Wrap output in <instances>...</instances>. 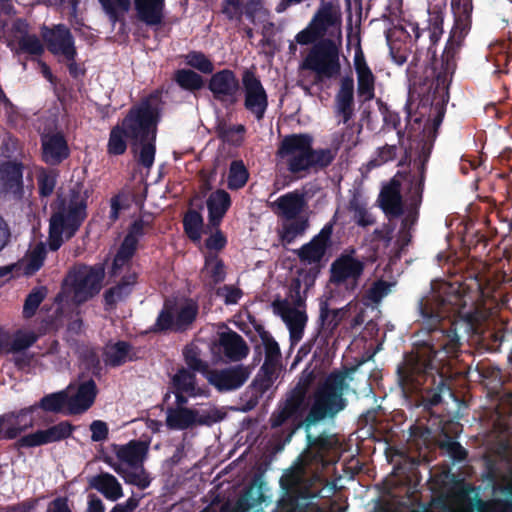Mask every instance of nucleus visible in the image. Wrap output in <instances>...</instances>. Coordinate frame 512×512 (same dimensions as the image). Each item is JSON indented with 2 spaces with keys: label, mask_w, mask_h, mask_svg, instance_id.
<instances>
[{
  "label": "nucleus",
  "mask_w": 512,
  "mask_h": 512,
  "mask_svg": "<svg viewBox=\"0 0 512 512\" xmlns=\"http://www.w3.org/2000/svg\"><path fill=\"white\" fill-rule=\"evenodd\" d=\"M330 354H313L311 363L298 376L295 385L289 389L278 402L275 410L269 417L272 430H277L274 437L282 441L283 445L289 443L293 435L302 427L308 431L312 426L325 419H333L346 407L343 397L344 378L340 375L330 374L319 383L309 402V390L317 378V363L311 368L313 362L323 361Z\"/></svg>",
  "instance_id": "nucleus-1"
},
{
  "label": "nucleus",
  "mask_w": 512,
  "mask_h": 512,
  "mask_svg": "<svg viewBox=\"0 0 512 512\" xmlns=\"http://www.w3.org/2000/svg\"><path fill=\"white\" fill-rule=\"evenodd\" d=\"M403 361L397 367L398 382L405 392L420 390L428 378L432 379L435 389L428 390L423 397L425 409H431L442 401V392L449 387L448 376L439 367L437 354H403Z\"/></svg>",
  "instance_id": "nucleus-2"
},
{
  "label": "nucleus",
  "mask_w": 512,
  "mask_h": 512,
  "mask_svg": "<svg viewBox=\"0 0 512 512\" xmlns=\"http://www.w3.org/2000/svg\"><path fill=\"white\" fill-rule=\"evenodd\" d=\"M88 194L80 183L60 189L52 206L49 247L57 250L64 239L71 238L86 218Z\"/></svg>",
  "instance_id": "nucleus-3"
},
{
  "label": "nucleus",
  "mask_w": 512,
  "mask_h": 512,
  "mask_svg": "<svg viewBox=\"0 0 512 512\" xmlns=\"http://www.w3.org/2000/svg\"><path fill=\"white\" fill-rule=\"evenodd\" d=\"M277 155L287 164L292 173L308 172L328 166L335 158L331 149L314 150L312 138L305 134L286 136Z\"/></svg>",
  "instance_id": "nucleus-4"
},
{
  "label": "nucleus",
  "mask_w": 512,
  "mask_h": 512,
  "mask_svg": "<svg viewBox=\"0 0 512 512\" xmlns=\"http://www.w3.org/2000/svg\"><path fill=\"white\" fill-rule=\"evenodd\" d=\"M317 476L310 475L303 462L295 463L280 478L284 492L278 506L282 512H297L307 503H301L319 496L320 488L315 484Z\"/></svg>",
  "instance_id": "nucleus-5"
},
{
  "label": "nucleus",
  "mask_w": 512,
  "mask_h": 512,
  "mask_svg": "<svg viewBox=\"0 0 512 512\" xmlns=\"http://www.w3.org/2000/svg\"><path fill=\"white\" fill-rule=\"evenodd\" d=\"M297 43L315 42L342 44V13L334 2H322L309 25L296 35Z\"/></svg>",
  "instance_id": "nucleus-6"
},
{
  "label": "nucleus",
  "mask_w": 512,
  "mask_h": 512,
  "mask_svg": "<svg viewBox=\"0 0 512 512\" xmlns=\"http://www.w3.org/2000/svg\"><path fill=\"white\" fill-rule=\"evenodd\" d=\"M186 365L202 374L207 382L219 393H229L240 389L249 379L252 368L244 364L212 368L200 354H183Z\"/></svg>",
  "instance_id": "nucleus-7"
},
{
  "label": "nucleus",
  "mask_w": 512,
  "mask_h": 512,
  "mask_svg": "<svg viewBox=\"0 0 512 512\" xmlns=\"http://www.w3.org/2000/svg\"><path fill=\"white\" fill-rule=\"evenodd\" d=\"M104 276L105 271L101 266L74 267L64 281L61 301L81 304L89 300L101 290Z\"/></svg>",
  "instance_id": "nucleus-8"
},
{
  "label": "nucleus",
  "mask_w": 512,
  "mask_h": 512,
  "mask_svg": "<svg viewBox=\"0 0 512 512\" xmlns=\"http://www.w3.org/2000/svg\"><path fill=\"white\" fill-rule=\"evenodd\" d=\"M158 95H152L139 109L132 110L123 120L120 128L127 137L136 140L155 138L158 117Z\"/></svg>",
  "instance_id": "nucleus-9"
},
{
  "label": "nucleus",
  "mask_w": 512,
  "mask_h": 512,
  "mask_svg": "<svg viewBox=\"0 0 512 512\" xmlns=\"http://www.w3.org/2000/svg\"><path fill=\"white\" fill-rule=\"evenodd\" d=\"M301 280L296 278L291 284V300H275L272 304L274 312L281 316L290 330L292 342H298L307 321L305 313V296L300 293Z\"/></svg>",
  "instance_id": "nucleus-10"
},
{
  "label": "nucleus",
  "mask_w": 512,
  "mask_h": 512,
  "mask_svg": "<svg viewBox=\"0 0 512 512\" xmlns=\"http://www.w3.org/2000/svg\"><path fill=\"white\" fill-rule=\"evenodd\" d=\"M342 44L318 42L303 60L300 68L311 70L317 78H332L340 73L339 54Z\"/></svg>",
  "instance_id": "nucleus-11"
},
{
  "label": "nucleus",
  "mask_w": 512,
  "mask_h": 512,
  "mask_svg": "<svg viewBox=\"0 0 512 512\" xmlns=\"http://www.w3.org/2000/svg\"><path fill=\"white\" fill-rule=\"evenodd\" d=\"M4 419V425L7 427L4 430L3 438L5 440L17 439L21 433L33 428L34 426H41L48 424L46 419L40 420L36 412V406L30 405L17 411H11L0 415Z\"/></svg>",
  "instance_id": "nucleus-12"
},
{
  "label": "nucleus",
  "mask_w": 512,
  "mask_h": 512,
  "mask_svg": "<svg viewBox=\"0 0 512 512\" xmlns=\"http://www.w3.org/2000/svg\"><path fill=\"white\" fill-rule=\"evenodd\" d=\"M74 430L75 426L69 421L64 420L45 430H37L18 438L14 443V448L19 450L21 448H34L60 442L71 437Z\"/></svg>",
  "instance_id": "nucleus-13"
},
{
  "label": "nucleus",
  "mask_w": 512,
  "mask_h": 512,
  "mask_svg": "<svg viewBox=\"0 0 512 512\" xmlns=\"http://www.w3.org/2000/svg\"><path fill=\"white\" fill-rule=\"evenodd\" d=\"M364 263L351 255H342L334 261L331 267V282L344 285L354 290L362 275Z\"/></svg>",
  "instance_id": "nucleus-14"
},
{
  "label": "nucleus",
  "mask_w": 512,
  "mask_h": 512,
  "mask_svg": "<svg viewBox=\"0 0 512 512\" xmlns=\"http://www.w3.org/2000/svg\"><path fill=\"white\" fill-rule=\"evenodd\" d=\"M326 248L327 238L323 235H318L296 251L301 263L311 266L309 273L304 278L305 291L314 283V279L319 272L320 262L325 255Z\"/></svg>",
  "instance_id": "nucleus-15"
},
{
  "label": "nucleus",
  "mask_w": 512,
  "mask_h": 512,
  "mask_svg": "<svg viewBox=\"0 0 512 512\" xmlns=\"http://www.w3.org/2000/svg\"><path fill=\"white\" fill-rule=\"evenodd\" d=\"M197 315V305L192 301L166 307L159 316L157 326L160 330H181L190 325Z\"/></svg>",
  "instance_id": "nucleus-16"
},
{
  "label": "nucleus",
  "mask_w": 512,
  "mask_h": 512,
  "mask_svg": "<svg viewBox=\"0 0 512 512\" xmlns=\"http://www.w3.org/2000/svg\"><path fill=\"white\" fill-rule=\"evenodd\" d=\"M242 83L245 90V106L260 119L267 107L266 92L260 80L250 70L244 71Z\"/></svg>",
  "instance_id": "nucleus-17"
},
{
  "label": "nucleus",
  "mask_w": 512,
  "mask_h": 512,
  "mask_svg": "<svg viewBox=\"0 0 512 512\" xmlns=\"http://www.w3.org/2000/svg\"><path fill=\"white\" fill-rule=\"evenodd\" d=\"M42 38L53 54L63 57L66 61L73 60L75 49L72 44L71 34L65 26L57 25L51 29L43 28Z\"/></svg>",
  "instance_id": "nucleus-18"
},
{
  "label": "nucleus",
  "mask_w": 512,
  "mask_h": 512,
  "mask_svg": "<svg viewBox=\"0 0 512 512\" xmlns=\"http://www.w3.org/2000/svg\"><path fill=\"white\" fill-rule=\"evenodd\" d=\"M98 392L94 379L78 380L75 394L68 395L69 414L80 415L88 411L93 406Z\"/></svg>",
  "instance_id": "nucleus-19"
},
{
  "label": "nucleus",
  "mask_w": 512,
  "mask_h": 512,
  "mask_svg": "<svg viewBox=\"0 0 512 512\" xmlns=\"http://www.w3.org/2000/svg\"><path fill=\"white\" fill-rule=\"evenodd\" d=\"M272 208L278 216L286 220L304 216L302 213L307 208L305 194L298 191L287 193L273 202Z\"/></svg>",
  "instance_id": "nucleus-20"
},
{
  "label": "nucleus",
  "mask_w": 512,
  "mask_h": 512,
  "mask_svg": "<svg viewBox=\"0 0 512 512\" xmlns=\"http://www.w3.org/2000/svg\"><path fill=\"white\" fill-rule=\"evenodd\" d=\"M188 366L177 369L176 373L171 377V388L177 392L188 393L191 397H207L208 389L205 386H199L197 383L196 373Z\"/></svg>",
  "instance_id": "nucleus-21"
},
{
  "label": "nucleus",
  "mask_w": 512,
  "mask_h": 512,
  "mask_svg": "<svg viewBox=\"0 0 512 512\" xmlns=\"http://www.w3.org/2000/svg\"><path fill=\"white\" fill-rule=\"evenodd\" d=\"M209 88L216 98L234 101V96L239 90V82L232 71L222 70L212 76Z\"/></svg>",
  "instance_id": "nucleus-22"
},
{
  "label": "nucleus",
  "mask_w": 512,
  "mask_h": 512,
  "mask_svg": "<svg viewBox=\"0 0 512 512\" xmlns=\"http://www.w3.org/2000/svg\"><path fill=\"white\" fill-rule=\"evenodd\" d=\"M113 449L120 462L125 463L130 468L138 469L148 453L149 446L144 441L131 440L125 445L113 444Z\"/></svg>",
  "instance_id": "nucleus-23"
},
{
  "label": "nucleus",
  "mask_w": 512,
  "mask_h": 512,
  "mask_svg": "<svg viewBox=\"0 0 512 512\" xmlns=\"http://www.w3.org/2000/svg\"><path fill=\"white\" fill-rule=\"evenodd\" d=\"M401 183L393 178L383 186L379 195V205L386 214L399 216L402 213V198L400 194Z\"/></svg>",
  "instance_id": "nucleus-24"
},
{
  "label": "nucleus",
  "mask_w": 512,
  "mask_h": 512,
  "mask_svg": "<svg viewBox=\"0 0 512 512\" xmlns=\"http://www.w3.org/2000/svg\"><path fill=\"white\" fill-rule=\"evenodd\" d=\"M42 150L43 159L52 165L60 163L69 155L67 143L59 133L43 136Z\"/></svg>",
  "instance_id": "nucleus-25"
},
{
  "label": "nucleus",
  "mask_w": 512,
  "mask_h": 512,
  "mask_svg": "<svg viewBox=\"0 0 512 512\" xmlns=\"http://www.w3.org/2000/svg\"><path fill=\"white\" fill-rule=\"evenodd\" d=\"M226 277L225 264L217 254H205V264L201 269L200 278L207 288H214Z\"/></svg>",
  "instance_id": "nucleus-26"
},
{
  "label": "nucleus",
  "mask_w": 512,
  "mask_h": 512,
  "mask_svg": "<svg viewBox=\"0 0 512 512\" xmlns=\"http://www.w3.org/2000/svg\"><path fill=\"white\" fill-rule=\"evenodd\" d=\"M89 487L100 492L107 500L117 501L123 496L121 484L115 476L102 472L89 478Z\"/></svg>",
  "instance_id": "nucleus-27"
},
{
  "label": "nucleus",
  "mask_w": 512,
  "mask_h": 512,
  "mask_svg": "<svg viewBox=\"0 0 512 512\" xmlns=\"http://www.w3.org/2000/svg\"><path fill=\"white\" fill-rule=\"evenodd\" d=\"M274 381L272 377L263 375L262 372L258 371L244 393V397L247 398V401L243 405L242 411L247 412L254 409L263 395L272 387Z\"/></svg>",
  "instance_id": "nucleus-28"
},
{
  "label": "nucleus",
  "mask_w": 512,
  "mask_h": 512,
  "mask_svg": "<svg viewBox=\"0 0 512 512\" xmlns=\"http://www.w3.org/2000/svg\"><path fill=\"white\" fill-rule=\"evenodd\" d=\"M213 349L218 352H243L246 346L240 335L221 324L217 326Z\"/></svg>",
  "instance_id": "nucleus-29"
},
{
  "label": "nucleus",
  "mask_w": 512,
  "mask_h": 512,
  "mask_svg": "<svg viewBox=\"0 0 512 512\" xmlns=\"http://www.w3.org/2000/svg\"><path fill=\"white\" fill-rule=\"evenodd\" d=\"M355 69L358 76V95L363 101L374 98L375 77L362 56L355 59Z\"/></svg>",
  "instance_id": "nucleus-30"
},
{
  "label": "nucleus",
  "mask_w": 512,
  "mask_h": 512,
  "mask_svg": "<svg viewBox=\"0 0 512 512\" xmlns=\"http://www.w3.org/2000/svg\"><path fill=\"white\" fill-rule=\"evenodd\" d=\"M137 283V273L129 271L123 276L121 281L105 292L104 298L106 305L113 308L117 303L125 300L131 293L133 286Z\"/></svg>",
  "instance_id": "nucleus-31"
},
{
  "label": "nucleus",
  "mask_w": 512,
  "mask_h": 512,
  "mask_svg": "<svg viewBox=\"0 0 512 512\" xmlns=\"http://www.w3.org/2000/svg\"><path fill=\"white\" fill-rule=\"evenodd\" d=\"M138 18L148 25H157L163 18L164 0H134Z\"/></svg>",
  "instance_id": "nucleus-32"
},
{
  "label": "nucleus",
  "mask_w": 512,
  "mask_h": 512,
  "mask_svg": "<svg viewBox=\"0 0 512 512\" xmlns=\"http://www.w3.org/2000/svg\"><path fill=\"white\" fill-rule=\"evenodd\" d=\"M197 409L168 408L166 412V425L170 429L185 430L196 426Z\"/></svg>",
  "instance_id": "nucleus-33"
},
{
  "label": "nucleus",
  "mask_w": 512,
  "mask_h": 512,
  "mask_svg": "<svg viewBox=\"0 0 512 512\" xmlns=\"http://www.w3.org/2000/svg\"><path fill=\"white\" fill-rule=\"evenodd\" d=\"M33 406H36V412L40 420L46 419L49 423L52 419L45 417L43 412L59 413L64 407L69 411L68 394L65 391H60L45 395L39 402L33 404Z\"/></svg>",
  "instance_id": "nucleus-34"
},
{
  "label": "nucleus",
  "mask_w": 512,
  "mask_h": 512,
  "mask_svg": "<svg viewBox=\"0 0 512 512\" xmlns=\"http://www.w3.org/2000/svg\"><path fill=\"white\" fill-rule=\"evenodd\" d=\"M230 206V196L224 190H217L207 200L209 210V223L212 227H218Z\"/></svg>",
  "instance_id": "nucleus-35"
},
{
  "label": "nucleus",
  "mask_w": 512,
  "mask_h": 512,
  "mask_svg": "<svg viewBox=\"0 0 512 512\" xmlns=\"http://www.w3.org/2000/svg\"><path fill=\"white\" fill-rule=\"evenodd\" d=\"M78 366L77 380L101 378L103 366L99 354H75Z\"/></svg>",
  "instance_id": "nucleus-36"
},
{
  "label": "nucleus",
  "mask_w": 512,
  "mask_h": 512,
  "mask_svg": "<svg viewBox=\"0 0 512 512\" xmlns=\"http://www.w3.org/2000/svg\"><path fill=\"white\" fill-rule=\"evenodd\" d=\"M45 247L42 243L32 246L26 255L16 264V270L22 275L35 273L43 264Z\"/></svg>",
  "instance_id": "nucleus-37"
},
{
  "label": "nucleus",
  "mask_w": 512,
  "mask_h": 512,
  "mask_svg": "<svg viewBox=\"0 0 512 512\" xmlns=\"http://www.w3.org/2000/svg\"><path fill=\"white\" fill-rule=\"evenodd\" d=\"M224 12L230 17L246 14L250 18L264 12L262 0H227Z\"/></svg>",
  "instance_id": "nucleus-38"
},
{
  "label": "nucleus",
  "mask_w": 512,
  "mask_h": 512,
  "mask_svg": "<svg viewBox=\"0 0 512 512\" xmlns=\"http://www.w3.org/2000/svg\"><path fill=\"white\" fill-rule=\"evenodd\" d=\"M354 94V81L351 77H345L341 80V87L337 95V105L344 123H347L352 116Z\"/></svg>",
  "instance_id": "nucleus-39"
},
{
  "label": "nucleus",
  "mask_w": 512,
  "mask_h": 512,
  "mask_svg": "<svg viewBox=\"0 0 512 512\" xmlns=\"http://www.w3.org/2000/svg\"><path fill=\"white\" fill-rule=\"evenodd\" d=\"M137 247V242L133 235H126L117 255L113 262V273L117 274L124 268L129 267L130 260L134 255Z\"/></svg>",
  "instance_id": "nucleus-40"
},
{
  "label": "nucleus",
  "mask_w": 512,
  "mask_h": 512,
  "mask_svg": "<svg viewBox=\"0 0 512 512\" xmlns=\"http://www.w3.org/2000/svg\"><path fill=\"white\" fill-rule=\"evenodd\" d=\"M309 226L308 216H299L291 220H286L280 232L283 243H291L297 236L304 233Z\"/></svg>",
  "instance_id": "nucleus-41"
},
{
  "label": "nucleus",
  "mask_w": 512,
  "mask_h": 512,
  "mask_svg": "<svg viewBox=\"0 0 512 512\" xmlns=\"http://www.w3.org/2000/svg\"><path fill=\"white\" fill-rule=\"evenodd\" d=\"M265 501L261 486L250 485L245 488L237 502L240 509L248 511Z\"/></svg>",
  "instance_id": "nucleus-42"
},
{
  "label": "nucleus",
  "mask_w": 512,
  "mask_h": 512,
  "mask_svg": "<svg viewBox=\"0 0 512 512\" xmlns=\"http://www.w3.org/2000/svg\"><path fill=\"white\" fill-rule=\"evenodd\" d=\"M184 227L188 237L194 242H200L203 218L197 211H189L184 218Z\"/></svg>",
  "instance_id": "nucleus-43"
},
{
  "label": "nucleus",
  "mask_w": 512,
  "mask_h": 512,
  "mask_svg": "<svg viewBox=\"0 0 512 512\" xmlns=\"http://www.w3.org/2000/svg\"><path fill=\"white\" fill-rule=\"evenodd\" d=\"M205 233H209L208 238L205 240L204 246L207 250L206 254H216L221 251L226 245V237L218 227L207 226Z\"/></svg>",
  "instance_id": "nucleus-44"
},
{
  "label": "nucleus",
  "mask_w": 512,
  "mask_h": 512,
  "mask_svg": "<svg viewBox=\"0 0 512 512\" xmlns=\"http://www.w3.org/2000/svg\"><path fill=\"white\" fill-rule=\"evenodd\" d=\"M154 138L140 140L139 145L135 146L137 161L146 168H150L154 161L155 147L152 143Z\"/></svg>",
  "instance_id": "nucleus-45"
},
{
  "label": "nucleus",
  "mask_w": 512,
  "mask_h": 512,
  "mask_svg": "<svg viewBox=\"0 0 512 512\" xmlns=\"http://www.w3.org/2000/svg\"><path fill=\"white\" fill-rule=\"evenodd\" d=\"M248 180V172L242 162H232L228 175V187L238 189L245 185Z\"/></svg>",
  "instance_id": "nucleus-46"
},
{
  "label": "nucleus",
  "mask_w": 512,
  "mask_h": 512,
  "mask_svg": "<svg viewBox=\"0 0 512 512\" xmlns=\"http://www.w3.org/2000/svg\"><path fill=\"white\" fill-rule=\"evenodd\" d=\"M99 2L114 22L123 16L131 6V0H99Z\"/></svg>",
  "instance_id": "nucleus-47"
},
{
  "label": "nucleus",
  "mask_w": 512,
  "mask_h": 512,
  "mask_svg": "<svg viewBox=\"0 0 512 512\" xmlns=\"http://www.w3.org/2000/svg\"><path fill=\"white\" fill-rule=\"evenodd\" d=\"M6 177L4 179L5 191L17 195L21 191V178L22 173L17 165H9L6 170Z\"/></svg>",
  "instance_id": "nucleus-48"
},
{
  "label": "nucleus",
  "mask_w": 512,
  "mask_h": 512,
  "mask_svg": "<svg viewBox=\"0 0 512 512\" xmlns=\"http://www.w3.org/2000/svg\"><path fill=\"white\" fill-rule=\"evenodd\" d=\"M177 83L189 90H197L203 86V80L200 75L191 70H179L175 74Z\"/></svg>",
  "instance_id": "nucleus-49"
},
{
  "label": "nucleus",
  "mask_w": 512,
  "mask_h": 512,
  "mask_svg": "<svg viewBox=\"0 0 512 512\" xmlns=\"http://www.w3.org/2000/svg\"><path fill=\"white\" fill-rule=\"evenodd\" d=\"M123 480L127 484L137 486L139 489H146L151 483V480L145 472L142 464L138 466V469L129 467V470L125 473Z\"/></svg>",
  "instance_id": "nucleus-50"
},
{
  "label": "nucleus",
  "mask_w": 512,
  "mask_h": 512,
  "mask_svg": "<svg viewBox=\"0 0 512 512\" xmlns=\"http://www.w3.org/2000/svg\"><path fill=\"white\" fill-rule=\"evenodd\" d=\"M282 369V354H265V361L259 371L276 380Z\"/></svg>",
  "instance_id": "nucleus-51"
},
{
  "label": "nucleus",
  "mask_w": 512,
  "mask_h": 512,
  "mask_svg": "<svg viewBox=\"0 0 512 512\" xmlns=\"http://www.w3.org/2000/svg\"><path fill=\"white\" fill-rule=\"evenodd\" d=\"M349 210L353 213V218L359 225L368 226L373 223L371 215L358 197H354L350 201Z\"/></svg>",
  "instance_id": "nucleus-52"
},
{
  "label": "nucleus",
  "mask_w": 512,
  "mask_h": 512,
  "mask_svg": "<svg viewBox=\"0 0 512 512\" xmlns=\"http://www.w3.org/2000/svg\"><path fill=\"white\" fill-rule=\"evenodd\" d=\"M124 135L125 132L120 128V126H116L112 129L108 142L109 154L120 155L125 152L126 142L124 140Z\"/></svg>",
  "instance_id": "nucleus-53"
},
{
  "label": "nucleus",
  "mask_w": 512,
  "mask_h": 512,
  "mask_svg": "<svg viewBox=\"0 0 512 512\" xmlns=\"http://www.w3.org/2000/svg\"><path fill=\"white\" fill-rule=\"evenodd\" d=\"M186 64L203 72L211 73L213 71L212 62L200 52H190L185 56Z\"/></svg>",
  "instance_id": "nucleus-54"
},
{
  "label": "nucleus",
  "mask_w": 512,
  "mask_h": 512,
  "mask_svg": "<svg viewBox=\"0 0 512 512\" xmlns=\"http://www.w3.org/2000/svg\"><path fill=\"white\" fill-rule=\"evenodd\" d=\"M440 448L446 450L455 462H463L468 456L467 450L459 442L451 438L441 442Z\"/></svg>",
  "instance_id": "nucleus-55"
},
{
  "label": "nucleus",
  "mask_w": 512,
  "mask_h": 512,
  "mask_svg": "<svg viewBox=\"0 0 512 512\" xmlns=\"http://www.w3.org/2000/svg\"><path fill=\"white\" fill-rule=\"evenodd\" d=\"M46 296V289L36 288L34 289L26 298L25 304H24V314L26 317H31L40 303L43 301V299Z\"/></svg>",
  "instance_id": "nucleus-56"
},
{
  "label": "nucleus",
  "mask_w": 512,
  "mask_h": 512,
  "mask_svg": "<svg viewBox=\"0 0 512 512\" xmlns=\"http://www.w3.org/2000/svg\"><path fill=\"white\" fill-rule=\"evenodd\" d=\"M37 354H13L12 361L15 367L24 373H31L38 364Z\"/></svg>",
  "instance_id": "nucleus-57"
},
{
  "label": "nucleus",
  "mask_w": 512,
  "mask_h": 512,
  "mask_svg": "<svg viewBox=\"0 0 512 512\" xmlns=\"http://www.w3.org/2000/svg\"><path fill=\"white\" fill-rule=\"evenodd\" d=\"M56 173L53 171H41L38 176L39 191L42 196H49L56 184Z\"/></svg>",
  "instance_id": "nucleus-58"
},
{
  "label": "nucleus",
  "mask_w": 512,
  "mask_h": 512,
  "mask_svg": "<svg viewBox=\"0 0 512 512\" xmlns=\"http://www.w3.org/2000/svg\"><path fill=\"white\" fill-rule=\"evenodd\" d=\"M103 359L105 366L111 368H117L124 365L127 362L135 361L139 359L137 354H104Z\"/></svg>",
  "instance_id": "nucleus-59"
},
{
  "label": "nucleus",
  "mask_w": 512,
  "mask_h": 512,
  "mask_svg": "<svg viewBox=\"0 0 512 512\" xmlns=\"http://www.w3.org/2000/svg\"><path fill=\"white\" fill-rule=\"evenodd\" d=\"M223 419V415L218 409L203 411L196 416V426H211Z\"/></svg>",
  "instance_id": "nucleus-60"
},
{
  "label": "nucleus",
  "mask_w": 512,
  "mask_h": 512,
  "mask_svg": "<svg viewBox=\"0 0 512 512\" xmlns=\"http://www.w3.org/2000/svg\"><path fill=\"white\" fill-rule=\"evenodd\" d=\"M19 46L30 54H40L43 51V46L35 35L23 36L19 41Z\"/></svg>",
  "instance_id": "nucleus-61"
},
{
  "label": "nucleus",
  "mask_w": 512,
  "mask_h": 512,
  "mask_svg": "<svg viewBox=\"0 0 512 512\" xmlns=\"http://www.w3.org/2000/svg\"><path fill=\"white\" fill-rule=\"evenodd\" d=\"M217 294L224 298L226 304H236L242 297L241 289L234 285H225L219 288Z\"/></svg>",
  "instance_id": "nucleus-62"
},
{
  "label": "nucleus",
  "mask_w": 512,
  "mask_h": 512,
  "mask_svg": "<svg viewBox=\"0 0 512 512\" xmlns=\"http://www.w3.org/2000/svg\"><path fill=\"white\" fill-rule=\"evenodd\" d=\"M256 349L261 352H278L279 347L277 342L267 333L261 332L259 333V338L256 339Z\"/></svg>",
  "instance_id": "nucleus-63"
},
{
  "label": "nucleus",
  "mask_w": 512,
  "mask_h": 512,
  "mask_svg": "<svg viewBox=\"0 0 512 512\" xmlns=\"http://www.w3.org/2000/svg\"><path fill=\"white\" fill-rule=\"evenodd\" d=\"M91 440L93 442H101L107 439L109 429L106 422L102 420H94L90 425Z\"/></svg>",
  "instance_id": "nucleus-64"
}]
</instances>
